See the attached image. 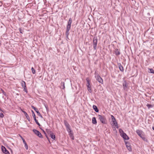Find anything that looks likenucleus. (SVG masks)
I'll list each match as a JSON object with an SVG mask.
<instances>
[{"label": "nucleus", "mask_w": 154, "mask_h": 154, "mask_svg": "<svg viewBox=\"0 0 154 154\" xmlns=\"http://www.w3.org/2000/svg\"><path fill=\"white\" fill-rule=\"evenodd\" d=\"M138 135L141 138L144 135L143 134H140Z\"/></svg>", "instance_id": "38"}, {"label": "nucleus", "mask_w": 154, "mask_h": 154, "mask_svg": "<svg viewBox=\"0 0 154 154\" xmlns=\"http://www.w3.org/2000/svg\"><path fill=\"white\" fill-rule=\"evenodd\" d=\"M19 31L21 33L23 34V31L22 30L21 28L19 29Z\"/></svg>", "instance_id": "36"}, {"label": "nucleus", "mask_w": 154, "mask_h": 154, "mask_svg": "<svg viewBox=\"0 0 154 154\" xmlns=\"http://www.w3.org/2000/svg\"><path fill=\"white\" fill-rule=\"evenodd\" d=\"M64 124L65 125V126L66 127V128H67L68 127L70 126L69 125V123L66 121H64Z\"/></svg>", "instance_id": "22"}, {"label": "nucleus", "mask_w": 154, "mask_h": 154, "mask_svg": "<svg viewBox=\"0 0 154 154\" xmlns=\"http://www.w3.org/2000/svg\"><path fill=\"white\" fill-rule=\"evenodd\" d=\"M117 64L120 71L122 72H123L124 71V69L122 66L121 65L120 63H118Z\"/></svg>", "instance_id": "12"}, {"label": "nucleus", "mask_w": 154, "mask_h": 154, "mask_svg": "<svg viewBox=\"0 0 154 154\" xmlns=\"http://www.w3.org/2000/svg\"><path fill=\"white\" fill-rule=\"evenodd\" d=\"M21 138L23 141V143H24V144L25 145V148L26 149H27V150L28 149V145L27 144L26 142L25 141L23 137H21Z\"/></svg>", "instance_id": "14"}, {"label": "nucleus", "mask_w": 154, "mask_h": 154, "mask_svg": "<svg viewBox=\"0 0 154 154\" xmlns=\"http://www.w3.org/2000/svg\"><path fill=\"white\" fill-rule=\"evenodd\" d=\"M21 85L23 88L26 87V83L25 82L23 81H22L21 82Z\"/></svg>", "instance_id": "19"}, {"label": "nucleus", "mask_w": 154, "mask_h": 154, "mask_svg": "<svg viewBox=\"0 0 154 154\" xmlns=\"http://www.w3.org/2000/svg\"><path fill=\"white\" fill-rule=\"evenodd\" d=\"M2 92V93L4 95H5V96H6V93L3 90H2V89H1L0 90V93H1Z\"/></svg>", "instance_id": "24"}, {"label": "nucleus", "mask_w": 154, "mask_h": 154, "mask_svg": "<svg viewBox=\"0 0 154 154\" xmlns=\"http://www.w3.org/2000/svg\"><path fill=\"white\" fill-rule=\"evenodd\" d=\"M46 131L49 134H51L53 133V132L50 130L49 129H46Z\"/></svg>", "instance_id": "26"}, {"label": "nucleus", "mask_w": 154, "mask_h": 154, "mask_svg": "<svg viewBox=\"0 0 154 154\" xmlns=\"http://www.w3.org/2000/svg\"><path fill=\"white\" fill-rule=\"evenodd\" d=\"M97 43V36H94L93 38V45L94 49H96Z\"/></svg>", "instance_id": "3"}, {"label": "nucleus", "mask_w": 154, "mask_h": 154, "mask_svg": "<svg viewBox=\"0 0 154 154\" xmlns=\"http://www.w3.org/2000/svg\"><path fill=\"white\" fill-rule=\"evenodd\" d=\"M72 21V19L71 18H69V20L68 21L67 25L66 26V38L67 39H69L68 36L69 34V32L71 28Z\"/></svg>", "instance_id": "1"}, {"label": "nucleus", "mask_w": 154, "mask_h": 154, "mask_svg": "<svg viewBox=\"0 0 154 154\" xmlns=\"http://www.w3.org/2000/svg\"><path fill=\"white\" fill-rule=\"evenodd\" d=\"M93 108L96 112H99V110L96 106L93 105Z\"/></svg>", "instance_id": "16"}, {"label": "nucleus", "mask_w": 154, "mask_h": 154, "mask_svg": "<svg viewBox=\"0 0 154 154\" xmlns=\"http://www.w3.org/2000/svg\"><path fill=\"white\" fill-rule=\"evenodd\" d=\"M149 69L150 71L149 72L151 73L154 74V70L153 69Z\"/></svg>", "instance_id": "28"}, {"label": "nucleus", "mask_w": 154, "mask_h": 154, "mask_svg": "<svg viewBox=\"0 0 154 154\" xmlns=\"http://www.w3.org/2000/svg\"><path fill=\"white\" fill-rule=\"evenodd\" d=\"M141 138L144 141H146V142H148V141L146 137L145 136V135L143 136Z\"/></svg>", "instance_id": "21"}, {"label": "nucleus", "mask_w": 154, "mask_h": 154, "mask_svg": "<svg viewBox=\"0 0 154 154\" xmlns=\"http://www.w3.org/2000/svg\"><path fill=\"white\" fill-rule=\"evenodd\" d=\"M136 132L138 135L141 134H143V133L142 131L139 130H137L136 131Z\"/></svg>", "instance_id": "20"}, {"label": "nucleus", "mask_w": 154, "mask_h": 154, "mask_svg": "<svg viewBox=\"0 0 154 154\" xmlns=\"http://www.w3.org/2000/svg\"><path fill=\"white\" fill-rule=\"evenodd\" d=\"M95 77L97 80V81L99 83L102 84H103V79L98 74H96Z\"/></svg>", "instance_id": "4"}, {"label": "nucleus", "mask_w": 154, "mask_h": 154, "mask_svg": "<svg viewBox=\"0 0 154 154\" xmlns=\"http://www.w3.org/2000/svg\"><path fill=\"white\" fill-rule=\"evenodd\" d=\"M42 130V131H43V132H44V134H45L46 137L47 138V139H48V140L49 141H49V139L48 138V136H47V134H46L45 132L44 131V130H43V129H41Z\"/></svg>", "instance_id": "31"}, {"label": "nucleus", "mask_w": 154, "mask_h": 154, "mask_svg": "<svg viewBox=\"0 0 154 154\" xmlns=\"http://www.w3.org/2000/svg\"><path fill=\"white\" fill-rule=\"evenodd\" d=\"M50 136L54 140H55V136L54 134L53 133L50 134Z\"/></svg>", "instance_id": "23"}, {"label": "nucleus", "mask_w": 154, "mask_h": 154, "mask_svg": "<svg viewBox=\"0 0 154 154\" xmlns=\"http://www.w3.org/2000/svg\"><path fill=\"white\" fill-rule=\"evenodd\" d=\"M111 116L112 120V122H113V124L114 125L116 128H118L119 127L118 125L117 122L116 120V119H115V118L113 115H111Z\"/></svg>", "instance_id": "5"}, {"label": "nucleus", "mask_w": 154, "mask_h": 154, "mask_svg": "<svg viewBox=\"0 0 154 154\" xmlns=\"http://www.w3.org/2000/svg\"><path fill=\"white\" fill-rule=\"evenodd\" d=\"M114 52L116 56H118L120 54V52L119 51L118 49H116L114 51Z\"/></svg>", "instance_id": "15"}, {"label": "nucleus", "mask_w": 154, "mask_h": 154, "mask_svg": "<svg viewBox=\"0 0 154 154\" xmlns=\"http://www.w3.org/2000/svg\"><path fill=\"white\" fill-rule=\"evenodd\" d=\"M64 85H65V84H64V82H61V85L62 86H63V88H62L63 89H64L65 88Z\"/></svg>", "instance_id": "32"}, {"label": "nucleus", "mask_w": 154, "mask_h": 154, "mask_svg": "<svg viewBox=\"0 0 154 154\" xmlns=\"http://www.w3.org/2000/svg\"><path fill=\"white\" fill-rule=\"evenodd\" d=\"M86 81H87V85H90V81L88 78H87L86 79Z\"/></svg>", "instance_id": "34"}, {"label": "nucleus", "mask_w": 154, "mask_h": 154, "mask_svg": "<svg viewBox=\"0 0 154 154\" xmlns=\"http://www.w3.org/2000/svg\"><path fill=\"white\" fill-rule=\"evenodd\" d=\"M4 116V115L3 113L1 112L0 113V117L2 118Z\"/></svg>", "instance_id": "37"}, {"label": "nucleus", "mask_w": 154, "mask_h": 154, "mask_svg": "<svg viewBox=\"0 0 154 154\" xmlns=\"http://www.w3.org/2000/svg\"><path fill=\"white\" fill-rule=\"evenodd\" d=\"M146 106L148 107L149 109L153 107V106L152 105L150 104H147L146 105Z\"/></svg>", "instance_id": "30"}, {"label": "nucleus", "mask_w": 154, "mask_h": 154, "mask_svg": "<svg viewBox=\"0 0 154 154\" xmlns=\"http://www.w3.org/2000/svg\"><path fill=\"white\" fill-rule=\"evenodd\" d=\"M123 88L124 90H125L127 88L128 84L125 80H123Z\"/></svg>", "instance_id": "10"}, {"label": "nucleus", "mask_w": 154, "mask_h": 154, "mask_svg": "<svg viewBox=\"0 0 154 154\" xmlns=\"http://www.w3.org/2000/svg\"><path fill=\"white\" fill-rule=\"evenodd\" d=\"M119 133H120V135L121 136L122 134H123V133H125L123 131L122 129H119Z\"/></svg>", "instance_id": "25"}, {"label": "nucleus", "mask_w": 154, "mask_h": 154, "mask_svg": "<svg viewBox=\"0 0 154 154\" xmlns=\"http://www.w3.org/2000/svg\"><path fill=\"white\" fill-rule=\"evenodd\" d=\"M2 152L5 154H10L9 152L6 149V148L4 146H2L1 147Z\"/></svg>", "instance_id": "7"}, {"label": "nucleus", "mask_w": 154, "mask_h": 154, "mask_svg": "<svg viewBox=\"0 0 154 154\" xmlns=\"http://www.w3.org/2000/svg\"><path fill=\"white\" fill-rule=\"evenodd\" d=\"M66 154L65 153V154Z\"/></svg>", "instance_id": "42"}, {"label": "nucleus", "mask_w": 154, "mask_h": 154, "mask_svg": "<svg viewBox=\"0 0 154 154\" xmlns=\"http://www.w3.org/2000/svg\"><path fill=\"white\" fill-rule=\"evenodd\" d=\"M87 88H88V90L90 92H91V86L90 85H87Z\"/></svg>", "instance_id": "27"}, {"label": "nucleus", "mask_w": 154, "mask_h": 154, "mask_svg": "<svg viewBox=\"0 0 154 154\" xmlns=\"http://www.w3.org/2000/svg\"><path fill=\"white\" fill-rule=\"evenodd\" d=\"M67 131L69 133H71V130L70 128V126L68 127L67 128H66Z\"/></svg>", "instance_id": "29"}, {"label": "nucleus", "mask_w": 154, "mask_h": 154, "mask_svg": "<svg viewBox=\"0 0 154 154\" xmlns=\"http://www.w3.org/2000/svg\"><path fill=\"white\" fill-rule=\"evenodd\" d=\"M125 140H128L129 139V138L126 133H123L121 136Z\"/></svg>", "instance_id": "11"}, {"label": "nucleus", "mask_w": 154, "mask_h": 154, "mask_svg": "<svg viewBox=\"0 0 154 154\" xmlns=\"http://www.w3.org/2000/svg\"><path fill=\"white\" fill-rule=\"evenodd\" d=\"M22 112H23L24 113V114L25 116L26 117V118L27 119L28 121H30V119L29 117L28 116L27 113L25 111H23L22 110Z\"/></svg>", "instance_id": "13"}, {"label": "nucleus", "mask_w": 154, "mask_h": 154, "mask_svg": "<svg viewBox=\"0 0 154 154\" xmlns=\"http://www.w3.org/2000/svg\"><path fill=\"white\" fill-rule=\"evenodd\" d=\"M45 107L46 109L47 110L48 108H47V107L46 106H45Z\"/></svg>", "instance_id": "41"}, {"label": "nucleus", "mask_w": 154, "mask_h": 154, "mask_svg": "<svg viewBox=\"0 0 154 154\" xmlns=\"http://www.w3.org/2000/svg\"><path fill=\"white\" fill-rule=\"evenodd\" d=\"M92 123L93 124H96L97 123V121L96 118L93 117L92 119Z\"/></svg>", "instance_id": "18"}, {"label": "nucleus", "mask_w": 154, "mask_h": 154, "mask_svg": "<svg viewBox=\"0 0 154 154\" xmlns=\"http://www.w3.org/2000/svg\"><path fill=\"white\" fill-rule=\"evenodd\" d=\"M24 88V91L26 93H27L28 92L27 89L26 87L23 88Z\"/></svg>", "instance_id": "35"}, {"label": "nucleus", "mask_w": 154, "mask_h": 154, "mask_svg": "<svg viewBox=\"0 0 154 154\" xmlns=\"http://www.w3.org/2000/svg\"><path fill=\"white\" fill-rule=\"evenodd\" d=\"M38 115L41 118H43V117L41 115V114L40 113H38Z\"/></svg>", "instance_id": "39"}, {"label": "nucleus", "mask_w": 154, "mask_h": 154, "mask_svg": "<svg viewBox=\"0 0 154 154\" xmlns=\"http://www.w3.org/2000/svg\"><path fill=\"white\" fill-rule=\"evenodd\" d=\"M98 119L103 124H106V119L104 116L99 114L98 115Z\"/></svg>", "instance_id": "2"}, {"label": "nucleus", "mask_w": 154, "mask_h": 154, "mask_svg": "<svg viewBox=\"0 0 154 154\" xmlns=\"http://www.w3.org/2000/svg\"><path fill=\"white\" fill-rule=\"evenodd\" d=\"M31 70H32V73L33 74H35V70L34 69V68H33V67H32L31 68Z\"/></svg>", "instance_id": "33"}, {"label": "nucleus", "mask_w": 154, "mask_h": 154, "mask_svg": "<svg viewBox=\"0 0 154 154\" xmlns=\"http://www.w3.org/2000/svg\"><path fill=\"white\" fill-rule=\"evenodd\" d=\"M152 129H153V130H154V127H152Z\"/></svg>", "instance_id": "40"}, {"label": "nucleus", "mask_w": 154, "mask_h": 154, "mask_svg": "<svg viewBox=\"0 0 154 154\" xmlns=\"http://www.w3.org/2000/svg\"><path fill=\"white\" fill-rule=\"evenodd\" d=\"M31 107L32 108V109H33L37 113L38 115V113H40V112H39V111H38L37 109L34 106H32Z\"/></svg>", "instance_id": "17"}, {"label": "nucleus", "mask_w": 154, "mask_h": 154, "mask_svg": "<svg viewBox=\"0 0 154 154\" xmlns=\"http://www.w3.org/2000/svg\"><path fill=\"white\" fill-rule=\"evenodd\" d=\"M31 112H32V116L34 119V120L35 122H36V124L39 126H40V124L38 122L37 120L36 119V117H35V115L34 113V111L32 110H31Z\"/></svg>", "instance_id": "9"}, {"label": "nucleus", "mask_w": 154, "mask_h": 154, "mask_svg": "<svg viewBox=\"0 0 154 154\" xmlns=\"http://www.w3.org/2000/svg\"><path fill=\"white\" fill-rule=\"evenodd\" d=\"M32 131L37 136H38V137L41 138H43L42 135L40 133V132H39L38 131L35 129H33Z\"/></svg>", "instance_id": "6"}, {"label": "nucleus", "mask_w": 154, "mask_h": 154, "mask_svg": "<svg viewBox=\"0 0 154 154\" xmlns=\"http://www.w3.org/2000/svg\"><path fill=\"white\" fill-rule=\"evenodd\" d=\"M125 142L126 145V147L128 149L129 151H132L130 143L129 142H127L125 141Z\"/></svg>", "instance_id": "8"}]
</instances>
